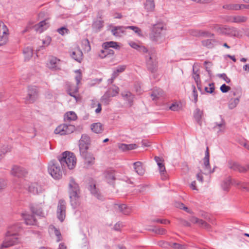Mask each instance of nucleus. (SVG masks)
<instances>
[{
    "mask_svg": "<svg viewBox=\"0 0 249 249\" xmlns=\"http://www.w3.org/2000/svg\"><path fill=\"white\" fill-rule=\"evenodd\" d=\"M58 160L61 165L62 169H65L68 168L69 169H72L75 166L76 159L73 153L65 151L58 157Z\"/></svg>",
    "mask_w": 249,
    "mask_h": 249,
    "instance_id": "1",
    "label": "nucleus"
},
{
    "mask_svg": "<svg viewBox=\"0 0 249 249\" xmlns=\"http://www.w3.org/2000/svg\"><path fill=\"white\" fill-rule=\"evenodd\" d=\"M163 29V26L161 24L159 23L154 25L149 35L150 40L158 44L163 42L165 37L162 33Z\"/></svg>",
    "mask_w": 249,
    "mask_h": 249,
    "instance_id": "2",
    "label": "nucleus"
},
{
    "mask_svg": "<svg viewBox=\"0 0 249 249\" xmlns=\"http://www.w3.org/2000/svg\"><path fill=\"white\" fill-rule=\"evenodd\" d=\"M16 226H13L8 231L5 239L1 245L2 248H8L18 242L19 240L17 235L18 230H16L15 231L13 232V231L16 229Z\"/></svg>",
    "mask_w": 249,
    "mask_h": 249,
    "instance_id": "3",
    "label": "nucleus"
},
{
    "mask_svg": "<svg viewBox=\"0 0 249 249\" xmlns=\"http://www.w3.org/2000/svg\"><path fill=\"white\" fill-rule=\"evenodd\" d=\"M214 29L218 33L227 35L230 36L239 37L241 36L240 31L236 28L225 26L221 27L218 25H215Z\"/></svg>",
    "mask_w": 249,
    "mask_h": 249,
    "instance_id": "4",
    "label": "nucleus"
},
{
    "mask_svg": "<svg viewBox=\"0 0 249 249\" xmlns=\"http://www.w3.org/2000/svg\"><path fill=\"white\" fill-rule=\"evenodd\" d=\"M48 171L52 177L59 179L62 176V172L59 163L55 160H51L48 165Z\"/></svg>",
    "mask_w": 249,
    "mask_h": 249,
    "instance_id": "5",
    "label": "nucleus"
},
{
    "mask_svg": "<svg viewBox=\"0 0 249 249\" xmlns=\"http://www.w3.org/2000/svg\"><path fill=\"white\" fill-rule=\"evenodd\" d=\"M38 97V90L36 86H29L28 89V94L25 98L27 104L34 103Z\"/></svg>",
    "mask_w": 249,
    "mask_h": 249,
    "instance_id": "6",
    "label": "nucleus"
},
{
    "mask_svg": "<svg viewBox=\"0 0 249 249\" xmlns=\"http://www.w3.org/2000/svg\"><path fill=\"white\" fill-rule=\"evenodd\" d=\"M66 202L63 199H60L58 201L57 209V216L58 219L62 222L66 216Z\"/></svg>",
    "mask_w": 249,
    "mask_h": 249,
    "instance_id": "7",
    "label": "nucleus"
},
{
    "mask_svg": "<svg viewBox=\"0 0 249 249\" xmlns=\"http://www.w3.org/2000/svg\"><path fill=\"white\" fill-rule=\"evenodd\" d=\"M68 193L69 195L80 194V190L79 185L72 177L70 178L69 183Z\"/></svg>",
    "mask_w": 249,
    "mask_h": 249,
    "instance_id": "8",
    "label": "nucleus"
},
{
    "mask_svg": "<svg viewBox=\"0 0 249 249\" xmlns=\"http://www.w3.org/2000/svg\"><path fill=\"white\" fill-rule=\"evenodd\" d=\"M27 173V172L24 168L17 165L14 166L11 170L12 175L18 178H21Z\"/></svg>",
    "mask_w": 249,
    "mask_h": 249,
    "instance_id": "9",
    "label": "nucleus"
},
{
    "mask_svg": "<svg viewBox=\"0 0 249 249\" xmlns=\"http://www.w3.org/2000/svg\"><path fill=\"white\" fill-rule=\"evenodd\" d=\"M228 167L234 171H237L240 173H245L247 172L246 167L241 166L236 162L232 160H229L228 163Z\"/></svg>",
    "mask_w": 249,
    "mask_h": 249,
    "instance_id": "10",
    "label": "nucleus"
},
{
    "mask_svg": "<svg viewBox=\"0 0 249 249\" xmlns=\"http://www.w3.org/2000/svg\"><path fill=\"white\" fill-rule=\"evenodd\" d=\"M146 66L147 69L152 72H154L157 68V62L153 57V54L150 55L146 60Z\"/></svg>",
    "mask_w": 249,
    "mask_h": 249,
    "instance_id": "11",
    "label": "nucleus"
},
{
    "mask_svg": "<svg viewBox=\"0 0 249 249\" xmlns=\"http://www.w3.org/2000/svg\"><path fill=\"white\" fill-rule=\"evenodd\" d=\"M71 56L78 62H81L83 59V53L79 47L74 48L71 53Z\"/></svg>",
    "mask_w": 249,
    "mask_h": 249,
    "instance_id": "12",
    "label": "nucleus"
},
{
    "mask_svg": "<svg viewBox=\"0 0 249 249\" xmlns=\"http://www.w3.org/2000/svg\"><path fill=\"white\" fill-rule=\"evenodd\" d=\"M219 121L214 123V125L213 127L214 130L218 129L217 132H223L225 129L226 123L222 116H219Z\"/></svg>",
    "mask_w": 249,
    "mask_h": 249,
    "instance_id": "13",
    "label": "nucleus"
},
{
    "mask_svg": "<svg viewBox=\"0 0 249 249\" xmlns=\"http://www.w3.org/2000/svg\"><path fill=\"white\" fill-rule=\"evenodd\" d=\"M190 221L194 224H197L199 226L205 228L207 230L211 229V226L205 221L200 219L196 217L192 216L190 218Z\"/></svg>",
    "mask_w": 249,
    "mask_h": 249,
    "instance_id": "14",
    "label": "nucleus"
},
{
    "mask_svg": "<svg viewBox=\"0 0 249 249\" xmlns=\"http://www.w3.org/2000/svg\"><path fill=\"white\" fill-rule=\"evenodd\" d=\"M89 190L94 197H96L99 200H103V196L101 194L99 190L96 188L95 184H91L89 185Z\"/></svg>",
    "mask_w": 249,
    "mask_h": 249,
    "instance_id": "15",
    "label": "nucleus"
},
{
    "mask_svg": "<svg viewBox=\"0 0 249 249\" xmlns=\"http://www.w3.org/2000/svg\"><path fill=\"white\" fill-rule=\"evenodd\" d=\"M248 18L246 16L237 15L229 17L227 21L232 23H241L246 22Z\"/></svg>",
    "mask_w": 249,
    "mask_h": 249,
    "instance_id": "16",
    "label": "nucleus"
},
{
    "mask_svg": "<svg viewBox=\"0 0 249 249\" xmlns=\"http://www.w3.org/2000/svg\"><path fill=\"white\" fill-rule=\"evenodd\" d=\"M43 188L42 186L38 184L37 183L35 182L32 183L28 188L29 192L33 193L34 195L39 194L43 191Z\"/></svg>",
    "mask_w": 249,
    "mask_h": 249,
    "instance_id": "17",
    "label": "nucleus"
},
{
    "mask_svg": "<svg viewBox=\"0 0 249 249\" xmlns=\"http://www.w3.org/2000/svg\"><path fill=\"white\" fill-rule=\"evenodd\" d=\"M70 203L73 208H76L80 204V194L69 195Z\"/></svg>",
    "mask_w": 249,
    "mask_h": 249,
    "instance_id": "18",
    "label": "nucleus"
},
{
    "mask_svg": "<svg viewBox=\"0 0 249 249\" xmlns=\"http://www.w3.org/2000/svg\"><path fill=\"white\" fill-rule=\"evenodd\" d=\"M60 60L55 57H52L50 58L47 63L48 67L53 70H56L59 69L58 67V63Z\"/></svg>",
    "mask_w": 249,
    "mask_h": 249,
    "instance_id": "19",
    "label": "nucleus"
},
{
    "mask_svg": "<svg viewBox=\"0 0 249 249\" xmlns=\"http://www.w3.org/2000/svg\"><path fill=\"white\" fill-rule=\"evenodd\" d=\"M85 160V164L87 166H91L94 163L95 158L92 154L86 152L84 156H81Z\"/></svg>",
    "mask_w": 249,
    "mask_h": 249,
    "instance_id": "20",
    "label": "nucleus"
},
{
    "mask_svg": "<svg viewBox=\"0 0 249 249\" xmlns=\"http://www.w3.org/2000/svg\"><path fill=\"white\" fill-rule=\"evenodd\" d=\"M133 167L135 172L140 176H142L145 173V169L142 166V163L141 161H137L133 163Z\"/></svg>",
    "mask_w": 249,
    "mask_h": 249,
    "instance_id": "21",
    "label": "nucleus"
},
{
    "mask_svg": "<svg viewBox=\"0 0 249 249\" xmlns=\"http://www.w3.org/2000/svg\"><path fill=\"white\" fill-rule=\"evenodd\" d=\"M126 27L116 26L111 30L112 34L115 36H121L127 29Z\"/></svg>",
    "mask_w": 249,
    "mask_h": 249,
    "instance_id": "22",
    "label": "nucleus"
},
{
    "mask_svg": "<svg viewBox=\"0 0 249 249\" xmlns=\"http://www.w3.org/2000/svg\"><path fill=\"white\" fill-rule=\"evenodd\" d=\"M31 211L33 213L37 216L44 217L45 213L42 210L41 207L39 205H36L31 207Z\"/></svg>",
    "mask_w": 249,
    "mask_h": 249,
    "instance_id": "23",
    "label": "nucleus"
},
{
    "mask_svg": "<svg viewBox=\"0 0 249 249\" xmlns=\"http://www.w3.org/2000/svg\"><path fill=\"white\" fill-rule=\"evenodd\" d=\"M122 96L124 100L128 102L130 106L132 105L134 96L131 92L127 91H124L122 93Z\"/></svg>",
    "mask_w": 249,
    "mask_h": 249,
    "instance_id": "24",
    "label": "nucleus"
},
{
    "mask_svg": "<svg viewBox=\"0 0 249 249\" xmlns=\"http://www.w3.org/2000/svg\"><path fill=\"white\" fill-rule=\"evenodd\" d=\"M203 114V111L200 110L198 108H196L194 112V117L195 120L200 126L202 125V118Z\"/></svg>",
    "mask_w": 249,
    "mask_h": 249,
    "instance_id": "25",
    "label": "nucleus"
},
{
    "mask_svg": "<svg viewBox=\"0 0 249 249\" xmlns=\"http://www.w3.org/2000/svg\"><path fill=\"white\" fill-rule=\"evenodd\" d=\"M23 217L26 225H32L36 224V219L34 215L23 214Z\"/></svg>",
    "mask_w": 249,
    "mask_h": 249,
    "instance_id": "26",
    "label": "nucleus"
},
{
    "mask_svg": "<svg viewBox=\"0 0 249 249\" xmlns=\"http://www.w3.org/2000/svg\"><path fill=\"white\" fill-rule=\"evenodd\" d=\"M193 77L196 84L198 89L201 91V80L200 76L199 73L198 72V70L196 71L194 68H193Z\"/></svg>",
    "mask_w": 249,
    "mask_h": 249,
    "instance_id": "27",
    "label": "nucleus"
},
{
    "mask_svg": "<svg viewBox=\"0 0 249 249\" xmlns=\"http://www.w3.org/2000/svg\"><path fill=\"white\" fill-rule=\"evenodd\" d=\"M118 210L120 212L125 215H128L131 212V209L125 204L116 205Z\"/></svg>",
    "mask_w": 249,
    "mask_h": 249,
    "instance_id": "28",
    "label": "nucleus"
},
{
    "mask_svg": "<svg viewBox=\"0 0 249 249\" xmlns=\"http://www.w3.org/2000/svg\"><path fill=\"white\" fill-rule=\"evenodd\" d=\"M163 94V90L159 88L154 89L151 93L150 96L152 98L153 100H156L160 97L162 96Z\"/></svg>",
    "mask_w": 249,
    "mask_h": 249,
    "instance_id": "29",
    "label": "nucleus"
},
{
    "mask_svg": "<svg viewBox=\"0 0 249 249\" xmlns=\"http://www.w3.org/2000/svg\"><path fill=\"white\" fill-rule=\"evenodd\" d=\"M91 129L95 133H101L103 131L104 128L101 123H96L91 125Z\"/></svg>",
    "mask_w": 249,
    "mask_h": 249,
    "instance_id": "30",
    "label": "nucleus"
},
{
    "mask_svg": "<svg viewBox=\"0 0 249 249\" xmlns=\"http://www.w3.org/2000/svg\"><path fill=\"white\" fill-rule=\"evenodd\" d=\"M216 42L217 41L213 38L204 40H202L201 42L202 45L203 46H205L208 48H213Z\"/></svg>",
    "mask_w": 249,
    "mask_h": 249,
    "instance_id": "31",
    "label": "nucleus"
},
{
    "mask_svg": "<svg viewBox=\"0 0 249 249\" xmlns=\"http://www.w3.org/2000/svg\"><path fill=\"white\" fill-rule=\"evenodd\" d=\"M77 119V115L74 112L69 111L67 112L64 116L65 122L74 121Z\"/></svg>",
    "mask_w": 249,
    "mask_h": 249,
    "instance_id": "32",
    "label": "nucleus"
},
{
    "mask_svg": "<svg viewBox=\"0 0 249 249\" xmlns=\"http://www.w3.org/2000/svg\"><path fill=\"white\" fill-rule=\"evenodd\" d=\"M48 27V23L46 20H42L36 25V30L40 33Z\"/></svg>",
    "mask_w": 249,
    "mask_h": 249,
    "instance_id": "33",
    "label": "nucleus"
},
{
    "mask_svg": "<svg viewBox=\"0 0 249 249\" xmlns=\"http://www.w3.org/2000/svg\"><path fill=\"white\" fill-rule=\"evenodd\" d=\"M144 8L147 11H153L155 8L154 0H146L144 3Z\"/></svg>",
    "mask_w": 249,
    "mask_h": 249,
    "instance_id": "34",
    "label": "nucleus"
},
{
    "mask_svg": "<svg viewBox=\"0 0 249 249\" xmlns=\"http://www.w3.org/2000/svg\"><path fill=\"white\" fill-rule=\"evenodd\" d=\"M233 184L239 186L241 188L245 189L247 191L249 192V183L248 182H242L234 180L233 181Z\"/></svg>",
    "mask_w": 249,
    "mask_h": 249,
    "instance_id": "35",
    "label": "nucleus"
},
{
    "mask_svg": "<svg viewBox=\"0 0 249 249\" xmlns=\"http://www.w3.org/2000/svg\"><path fill=\"white\" fill-rule=\"evenodd\" d=\"M203 160V166L204 169L206 171V173L210 174L213 172V170L212 171L210 165V158H204Z\"/></svg>",
    "mask_w": 249,
    "mask_h": 249,
    "instance_id": "36",
    "label": "nucleus"
},
{
    "mask_svg": "<svg viewBox=\"0 0 249 249\" xmlns=\"http://www.w3.org/2000/svg\"><path fill=\"white\" fill-rule=\"evenodd\" d=\"M103 47L105 49L112 48L114 49H119V46L117 44V43L114 41H109L103 43Z\"/></svg>",
    "mask_w": 249,
    "mask_h": 249,
    "instance_id": "37",
    "label": "nucleus"
},
{
    "mask_svg": "<svg viewBox=\"0 0 249 249\" xmlns=\"http://www.w3.org/2000/svg\"><path fill=\"white\" fill-rule=\"evenodd\" d=\"M105 178L107 181L108 183H112L115 179L114 173L113 171H107L106 173Z\"/></svg>",
    "mask_w": 249,
    "mask_h": 249,
    "instance_id": "38",
    "label": "nucleus"
},
{
    "mask_svg": "<svg viewBox=\"0 0 249 249\" xmlns=\"http://www.w3.org/2000/svg\"><path fill=\"white\" fill-rule=\"evenodd\" d=\"M89 145V144H87L86 143L79 142V147L81 156H84L86 154V153L88 152Z\"/></svg>",
    "mask_w": 249,
    "mask_h": 249,
    "instance_id": "39",
    "label": "nucleus"
},
{
    "mask_svg": "<svg viewBox=\"0 0 249 249\" xmlns=\"http://www.w3.org/2000/svg\"><path fill=\"white\" fill-rule=\"evenodd\" d=\"M223 8L229 10H238L241 9L240 4H225L223 6Z\"/></svg>",
    "mask_w": 249,
    "mask_h": 249,
    "instance_id": "40",
    "label": "nucleus"
},
{
    "mask_svg": "<svg viewBox=\"0 0 249 249\" xmlns=\"http://www.w3.org/2000/svg\"><path fill=\"white\" fill-rule=\"evenodd\" d=\"M114 53V51L112 49H110V48L107 49H104V50L101 51V53L99 54V55L101 58H104L108 55H113Z\"/></svg>",
    "mask_w": 249,
    "mask_h": 249,
    "instance_id": "41",
    "label": "nucleus"
},
{
    "mask_svg": "<svg viewBox=\"0 0 249 249\" xmlns=\"http://www.w3.org/2000/svg\"><path fill=\"white\" fill-rule=\"evenodd\" d=\"M159 169L161 175V178L163 180L167 179V176L166 175V170L164 164L162 163H159L158 164Z\"/></svg>",
    "mask_w": 249,
    "mask_h": 249,
    "instance_id": "42",
    "label": "nucleus"
},
{
    "mask_svg": "<svg viewBox=\"0 0 249 249\" xmlns=\"http://www.w3.org/2000/svg\"><path fill=\"white\" fill-rule=\"evenodd\" d=\"M69 94L76 98L75 94L78 91V88L77 86H71L68 89Z\"/></svg>",
    "mask_w": 249,
    "mask_h": 249,
    "instance_id": "43",
    "label": "nucleus"
},
{
    "mask_svg": "<svg viewBox=\"0 0 249 249\" xmlns=\"http://www.w3.org/2000/svg\"><path fill=\"white\" fill-rule=\"evenodd\" d=\"M231 184V179L228 178L224 180L221 184L222 189L226 191H228L229 189Z\"/></svg>",
    "mask_w": 249,
    "mask_h": 249,
    "instance_id": "44",
    "label": "nucleus"
},
{
    "mask_svg": "<svg viewBox=\"0 0 249 249\" xmlns=\"http://www.w3.org/2000/svg\"><path fill=\"white\" fill-rule=\"evenodd\" d=\"M75 129V127L74 125L65 124L64 135L71 134Z\"/></svg>",
    "mask_w": 249,
    "mask_h": 249,
    "instance_id": "45",
    "label": "nucleus"
},
{
    "mask_svg": "<svg viewBox=\"0 0 249 249\" xmlns=\"http://www.w3.org/2000/svg\"><path fill=\"white\" fill-rule=\"evenodd\" d=\"M239 102V99L238 98L231 99L229 103L228 107L230 109L235 108Z\"/></svg>",
    "mask_w": 249,
    "mask_h": 249,
    "instance_id": "46",
    "label": "nucleus"
},
{
    "mask_svg": "<svg viewBox=\"0 0 249 249\" xmlns=\"http://www.w3.org/2000/svg\"><path fill=\"white\" fill-rule=\"evenodd\" d=\"M23 53L25 55V59H29L32 56L33 50L30 47H27L23 50Z\"/></svg>",
    "mask_w": 249,
    "mask_h": 249,
    "instance_id": "47",
    "label": "nucleus"
},
{
    "mask_svg": "<svg viewBox=\"0 0 249 249\" xmlns=\"http://www.w3.org/2000/svg\"><path fill=\"white\" fill-rule=\"evenodd\" d=\"M8 29L6 26L2 22H0V36H7Z\"/></svg>",
    "mask_w": 249,
    "mask_h": 249,
    "instance_id": "48",
    "label": "nucleus"
},
{
    "mask_svg": "<svg viewBox=\"0 0 249 249\" xmlns=\"http://www.w3.org/2000/svg\"><path fill=\"white\" fill-rule=\"evenodd\" d=\"M138 51L141 53H148V55H146V57H148V56H149L150 55H152L155 53L154 50L148 51L146 48H145V47L142 46H140V48H139Z\"/></svg>",
    "mask_w": 249,
    "mask_h": 249,
    "instance_id": "49",
    "label": "nucleus"
},
{
    "mask_svg": "<svg viewBox=\"0 0 249 249\" xmlns=\"http://www.w3.org/2000/svg\"><path fill=\"white\" fill-rule=\"evenodd\" d=\"M92 26L97 31H100L104 26V22L100 20H96L93 23Z\"/></svg>",
    "mask_w": 249,
    "mask_h": 249,
    "instance_id": "50",
    "label": "nucleus"
},
{
    "mask_svg": "<svg viewBox=\"0 0 249 249\" xmlns=\"http://www.w3.org/2000/svg\"><path fill=\"white\" fill-rule=\"evenodd\" d=\"M65 124H62L59 125L55 130V134H58L60 135H64Z\"/></svg>",
    "mask_w": 249,
    "mask_h": 249,
    "instance_id": "51",
    "label": "nucleus"
},
{
    "mask_svg": "<svg viewBox=\"0 0 249 249\" xmlns=\"http://www.w3.org/2000/svg\"><path fill=\"white\" fill-rule=\"evenodd\" d=\"M214 36L213 34H212L209 31L200 30V36L207 38H213L214 37Z\"/></svg>",
    "mask_w": 249,
    "mask_h": 249,
    "instance_id": "52",
    "label": "nucleus"
},
{
    "mask_svg": "<svg viewBox=\"0 0 249 249\" xmlns=\"http://www.w3.org/2000/svg\"><path fill=\"white\" fill-rule=\"evenodd\" d=\"M126 28L132 30L139 36H142V31H141V29L137 26H126Z\"/></svg>",
    "mask_w": 249,
    "mask_h": 249,
    "instance_id": "53",
    "label": "nucleus"
},
{
    "mask_svg": "<svg viewBox=\"0 0 249 249\" xmlns=\"http://www.w3.org/2000/svg\"><path fill=\"white\" fill-rule=\"evenodd\" d=\"M171 247L174 249H188L186 245H182L177 243H172Z\"/></svg>",
    "mask_w": 249,
    "mask_h": 249,
    "instance_id": "54",
    "label": "nucleus"
},
{
    "mask_svg": "<svg viewBox=\"0 0 249 249\" xmlns=\"http://www.w3.org/2000/svg\"><path fill=\"white\" fill-rule=\"evenodd\" d=\"M79 142L82 143H86V144L89 145L90 138L87 135L83 134L82 135Z\"/></svg>",
    "mask_w": 249,
    "mask_h": 249,
    "instance_id": "55",
    "label": "nucleus"
},
{
    "mask_svg": "<svg viewBox=\"0 0 249 249\" xmlns=\"http://www.w3.org/2000/svg\"><path fill=\"white\" fill-rule=\"evenodd\" d=\"M158 245L162 248L167 249L169 247H171L172 243L165 242L164 241H160L158 242Z\"/></svg>",
    "mask_w": 249,
    "mask_h": 249,
    "instance_id": "56",
    "label": "nucleus"
},
{
    "mask_svg": "<svg viewBox=\"0 0 249 249\" xmlns=\"http://www.w3.org/2000/svg\"><path fill=\"white\" fill-rule=\"evenodd\" d=\"M57 32L61 35L64 36L65 34H68L69 33V30L67 28L62 27L58 28Z\"/></svg>",
    "mask_w": 249,
    "mask_h": 249,
    "instance_id": "57",
    "label": "nucleus"
},
{
    "mask_svg": "<svg viewBox=\"0 0 249 249\" xmlns=\"http://www.w3.org/2000/svg\"><path fill=\"white\" fill-rule=\"evenodd\" d=\"M153 231H154L156 233L163 235L165 234L166 230L162 228H155L153 230H152Z\"/></svg>",
    "mask_w": 249,
    "mask_h": 249,
    "instance_id": "58",
    "label": "nucleus"
},
{
    "mask_svg": "<svg viewBox=\"0 0 249 249\" xmlns=\"http://www.w3.org/2000/svg\"><path fill=\"white\" fill-rule=\"evenodd\" d=\"M110 95L108 93H106L103 97H102V101L103 103L108 104L110 102Z\"/></svg>",
    "mask_w": 249,
    "mask_h": 249,
    "instance_id": "59",
    "label": "nucleus"
},
{
    "mask_svg": "<svg viewBox=\"0 0 249 249\" xmlns=\"http://www.w3.org/2000/svg\"><path fill=\"white\" fill-rule=\"evenodd\" d=\"M192 89H193V96L194 98V102H195V103H196V102H197V97H198L197 92L196 88L194 85H192Z\"/></svg>",
    "mask_w": 249,
    "mask_h": 249,
    "instance_id": "60",
    "label": "nucleus"
},
{
    "mask_svg": "<svg viewBox=\"0 0 249 249\" xmlns=\"http://www.w3.org/2000/svg\"><path fill=\"white\" fill-rule=\"evenodd\" d=\"M231 89V88L229 86L226 85V84H224L221 85L220 88V89L223 93H226L228 91H229Z\"/></svg>",
    "mask_w": 249,
    "mask_h": 249,
    "instance_id": "61",
    "label": "nucleus"
},
{
    "mask_svg": "<svg viewBox=\"0 0 249 249\" xmlns=\"http://www.w3.org/2000/svg\"><path fill=\"white\" fill-rule=\"evenodd\" d=\"M217 76L224 80L227 83H229L231 82L230 79L227 77L225 73L218 74Z\"/></svg>",
    "mask_w": 249,
    "mask_h": 249,
    "instance_id": "62",
    "label": "nucleus"
},
{
    "mask_svg": "<svg viewBox=\"0 0 249 249\" xmlns=\"http://www.w3.org/2000/svg\"><path fill=\"white\" fill-rule=\"evenodd\" d=\"M200 30H191L190 31V34L196 37H200Z\"/></svg>",
    "mask_w": 249,
    "mask_h": 249,
    "instance_id": "63",
    "label": "nucleus"
},
{
    "mask_svg": "<svg viewBox=\"0 0 249 249\" xmlns=\"http://www.w3.org/2000/svg\"><path fill=\"white\" fill-rule=\"evenodd\" d=\"M180 107L178 104L177 103H173L172 104V105L170 107V109L172 111H178Z\"/></svg>",
    "mask_w": 249,
    "mask_h": 249,
    "instance_id": "64",
    "label": "nucleus"
}]
</instances>
